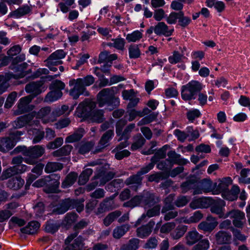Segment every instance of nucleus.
<instances>
[{
  "instance_id": "1",
  "label": "nucleus",
  "mask_w": 250,
  "mask_h": 250,
  "mask_svg": "<svg viewBox=\"0 0 250 250\" xmlns=\"http://www.w3.org/2000/svg\"><path fill=\"white\" fill-rule=\"evenodd\" d=\"M113 89V87L104 88L98 94L97 101L100 107L106 105L111 107L109 109L111 110L119 105V99L114 96Z\"/></svg>"
},
{
  "instance_id": "2",
  "label": "nucleus",
  "mask_w": 250,
  "mask_h": 250,
  "mask_svg": "<svg viewBox=\"0 0 250 250\" xmlns=\"http://www.w3.org/2000/svg\"><path fill=\"white\" fill-rule=\"evenodd\" d=\"M203 87L202 84L196 81H192L182 86L181 96L185 101L195 99L196 94L200 92Z\"/></svg>"
},
{
  "instance_id": "3",
  "label": "nucleus",
  "mask_w": 250,
  "mask_h": 250,
  "mask_svg": "<svg viewBox=\"0 0 250 250\" xmlns=\"http://www.w3.org/2000/svg\"><path fill=\"white\" fill-rule=\"evenodd\" d=\"M225 205V202L221 199L213 201L210 207V211L218 215V217L221 218H227L229 216L232 219V224L234 225V210L232 209L227 212L225 214L224 212V207Z\"/></svg>"
},
{
  "instance_id": "4",
  "label": "nucleus",
  "mask_w": 250,
  "mask_h": 250,
  "mask_svg": "<svg viewBox=\"0 0 250 250\" xmlns=\"http://www.w3.org/2000/svg\"><path fill=\"white\" fill-rule=\"evenodd\" d=\"M44 148L41 146L29 147L26 152V156L24 162L29 165H34L38 163L37 159L41 157L44 153Z\"/></svg>"
},
{
  "instance_id": "5",
  "label": "nucleus",
  "mask_w": 250,
  "mask_h": 250,
  "mask_svg": "<svg viewBox=\"0 0 250 250\" xmlns=\"http://www.w3.org/2000/svg\"><path fill=\"white\" fill-rule=\"evenodd\" d=\"M69 84L70 86L74 85L73 88L69 91V95L72 98L76 100L81 95H83L87 96L89 95V92L86 90L84 85L82 84V80L80 79H72L69 81Z\"/></svg>"
},
{
  "instance_id": "6",
  "label": "nucleus",
  "mask_w": 250,
  "mask_h": 250,
  "mask_svg": "<svg viewBox=\"0 0 250 250\" xmlns=\"http://www.w3.org/2000/svg\"><path fill=\"white\" fill-rule=\"evenodd\" d=\"M153 31L157 35H164L166 37H169L172 34L174 29H168V26L164 22L161 21L158 22L154 26H150L146 30V35L150 37Z\"/></svg>"
},
{
  "instance_id": "7",
  "label": "nucleus",
  "mask_w": 250,
  "mask_h": 250,
  "mask_svg": "<svg viewBox=\"0 0 250 250\" xmlns=\"http://www.w3.org/2000/svg\"><path fill=\"white\" fill-rule=\"evenodd\" d=\"M150 170L146 166L142 167L136 174L133 175L126 179L125 182V184L127 186L135 184V185L132 186L130 188L133 190L137 191L138 187L142 184V177L141 176L148 172Z\"/></svg>"
},
{
  "instance_id": "8",
  "label": "nucleus",
  "mask_w": 250,
  "mask_h": 250,
  "mask_svg": "<svg viewBox=\"0 0 250 250\" xmlns=\"http://www.w3.org/2000/svg\"><path fill=\"white\" fill-rule=\"evenodd\" d=\"M60 176L58 174H51L46 176V187L44 191L46 193H57L60 185Z\"/></svg>"
},
{
  "instance_id": "9",
  "label": "nucleus",
  "mask_w": 250,
  "mask_h": 250,
  "mask_svg": "<svg viewBox=\"0 0 250 250\" xmlns=\"http://www.w3.org/2000/svg\"><path fill=\"white\" fill-rule=\"evenodd\" d=\"M43 82L41 81L30 82L25 86V90L30 94L28 96L34 99L45 90Z\"/></svg>"
},
{
  "instance_id": "10",
  "label": "nucleus",
  "mask_w": 250,
  "mask_h": 250,
  "mask_svg": "<svg viewBox=\"0 0 250 250\" xmlns=\"http://www.w3.org/2000/svg\"><path fill=\"white\" fill-rule=\"evenodd\" d=\"M96 105L95 102L86 100L79 104L77 108V111L82 117H90Z\"/></svg>"
},
{
  "instance_id": "11",
  "label": "nucleus",
  "mask_w": 250,
  "mask_h": 250,
  "mask_svg": "<svg viewBox=\"0 0 250 250\" xmlns=\"http://www.w3.org/2000/svg\"><path fill=\"white\" fill-rule=\"evenodd\" d=\"M22 134V132L16 131L14 132L10 137L2 138V147L3 150L2 152L7 151L12 148L15 145V143L19 140L20 136Z\"/></svg>"
},
{
  "instance_id": "12",
  "label": "nucleus",
  "mask_w": 250,
  "mask_h": 250,
  "mask_svg": "<svg viewBox=\"0 0 250 250\" xmlns=\"http://www.w3.org/2000/svg\"><path fill=\"white\" fill-rule=\"evenodd\" d=\"M74 199H65L61 201L57 207L53 209V212L56 214H63L69 209H72L75 203Z\"/></svg>"
},
{
  "instance_id": "13",
  "label": "nucleus",
  "mask_w": 250,
  "mask_h": 250,
  "mask_svg": "<svg viewBox=\"0 0 250 250\" xmlns=\"http://www.w3.org/2000/svg\"><path fill=\"white\" fill-rule=\"evenodd\" d=\"M114 134V130L112 129H109L104 132L99 141L98 144L93 152L94 153L101 152L108 145V142L111 139Z\"/></svg>"
},
{
  "instance_id": "14",
  "label": "nucleus",
  "mask_w": 250,
  "mask_h": 250,
  "mask_svg": "<svg viewBox=\"0 0 250 250\" xmlns=\"http://www.w3.org/2000/svg\"><path fill=\"white\" fill-rule=\"evenodd\" d=\"M213 186L212 182L209 179H204L200 182H198L197 188L193 190V194H202L203 192H209L212 190Z\"/></svg>"
},
{
  "instance_id": "15",
  "label": "nucleus",
  "mask_w": 250,
  "mask_h": 250,
  "mask_svg": "<svg viewBox=\"0 0 250 250\" xmlns=\"http://www.w3.org/2000/svg\"><path fill=\"white\" fill-rule=\"evenodd\" d=\"M141 195L142 203L145 207H152L160 201L159 197L150 191L144 192Z\"/></svg>"
},
{
  "instance_id": "16",
  "label": "nucleus",
  "mask_w": 250,
  "mask_h": 250,
  "mask_svg": "<svg viewBox=\"0 0 250 250\" xmlns=\"http://www.w3.org/2000/svg\"><path fill=\"white\" fill-rule=\"evenodd\" d=\"M33 99L28 96L21 98L18 103V108L19 114H22L31 111L33 108L32 105L29 104Z\"/></svg>"
},
{
  "instance_id": "17",
  "label": "nucleus",
  "mask_w": 250,
  "mask_h": 250,
  "mask_svg": "<svg viewBox=\"0 0 250 250\" xmlns=\"http://www.w3.org/2000/svg\"><path fill=\"white\" fill-rule=\"evenodd\" d=\"M198 178L195 175H191L183 182L180 186L182 193H186L191 189L194 190L197 188Z\"/></svg>"
},
{
  "instance_id": "18",
  "label": "nucleus",
  "mask_w": 250,
  "mask_h": 250,
  "mask_svg": "<svg viewBox=\"0 0 250 250\" xmlns=\"http://www.w3.org/2000/svg\"><path fill=\"white\" fill-rule=\"evenodd\" d=\"M155 224L154 221H150L146 225H142L137 228L136 229L137 236L141 238L148 237L151 234Z\"/></svg>"
},
{
  "instance_id": "19",
  "label": "nucleus",
  "mask_w": 250,
  "mask_h": 250,
  "mask_svg": "<svg viewBox=\"0 0 250 250\" xmlns=\"http://www.w3.org/2000/svg\"><path fill=\"white\" fill-rule=\"evenodd\" d=\"M169 147L168 145H165L161 148L158 150L154 155L151 159V163L146 166L150 170L152 169L155 164L160 159L165 158L166 156V151Z\"/></svg>"
},
{
  "instance_id": "20",
  "label": "nucleus",
  "mask_w": 250,
  "mask_h": 250,
  "mask_svg": "<svg viewBox=\"0 0 250 250\" xmlns=\"http://www.w3.org/2000/svg\"><path fill=\"white\" fill-rule=\"evenodd\" d=\"M115 175L112 171L105 172L103 169H100L97 173L94 176V178L99 179L100 185H104L111 180Z\"/></svg>"
},
{
  "instance_id": "21",
  "label": "nucleus",
  "mask_w": 250,
  "mask_h": 250,
  "mask_svg": "<svg viewBox=\"0 0 250 250\" xmlns=\"http://www.w3.org/2000/svg\"><path fill=\"white\" fill-rule=\"evenodd\" d=\"M231 234L224 230H219L215 234V240L217 244H229L231 240Z\"/></svg>"
},
{
  "instance_id": "22",
  "label": "nucleus",
  "mask_w": 250,
  "mask_h": 250,
  "mask_svg": "<svg viewBox=\"0 0 250 250\" xmlns=\"http://www.w3.org/2000/svg\"><path fill=\"white\" fill-rule=\"evenodd\" d=\"M203 237L195 229L188 231L185 236L186 244L192 246L201 240Z\"/></svg>"
},
{
  "instance_id": "23",
  "label": "nucleus",
  "mask_w": 250,
  "mask_h": 250,
  "mask_svg": "<svg viewBox=\"0 0 250 250\" xmlns=\"http://www.w3.org/2000/svg\"><path fill=\"white\" fill-rule=\"evenodd\" d=\"M168 160L172 164V167L174 164H177L180 166L186 165L188 162V160L182 158L181 155L176 153L174 150H171L167 153Z\"/></svg>"
},
{
  "instance_id": "24",
  "label": "nucleus",
  "mask_w": 250,
  "mask_h": 250,
  "mask_svg": "<svg viewBox=\"0 0 250 250\" xmlns=\"http://www.w3.org/2000/svg\"><path fill=\"white\" fill-rule=\"evenodd\" d=\"M33 118L34 116L32 114H28L20 116L13 122V125L16 128L22 127L26 124L29 123L33 120Z\"/></svg>"
},
{
  "instance_id": "25",
  "label": "nucleus",
  "mask_w": 250,
  "mask_h": 250,
  "mask_svg": "<svg viewBox=\"0 0 250 250\" xmlns=\"http://www.w3.org/2000/svg\"><path fill=\"white\" fill-rule=\"evenodd\" d=\"M28 64L26 62L21 63L19 65H16L15 66V68H10L11 70H13L15 72L19 73L17 75H13L14 76H13L12 78L17 79L19 78H22L24 77L26 75L30 73L31 72V70L29 69L27 71H25L24 70L27 68Z\"/></svg>"
},
{
  "instance_id": "26",
  "label": "nucleus",
  "mask_w": 250,
  "mask_h": 250,
  "mask_svg": "<svg viewBox=\"0 0 250 250\" xmlns=\"http://www.w3.org/2000/svg\"><path fill=\"white\" fill-rule=\"evenodd\" d=\"M129 225L125 224L116 227L113 230L112 236L116 239L122 238L130 229Z\"/></svg>"
},
{
  "instance_id": "27",
  "label": "nucleus",
  "mask_w": 250,
  "mask_h": 250,
  "mask_svg": "<svg viewBox=\"0 0 250 250\" xmlns=\"http://www.w3.org/2000/svg\"><path fill=\"white\" fill-rule=\"evenodd\" d=\"M84 130L83 128H79L74 133L65 138L66 143H72L79 141L83 137Z\"/></svg>"
},
{
  "instance_id": "28",
  "label": "nucleus",
  "mask_w": 250,
  "mask_h": 250,
  "mask_svg": "<svg viewBox=\"0 0 250 250\" xmlns=\"http://www.w3.org/2000/svg\"><path fill=\"white\" fill-rule=\"evenodd\" d=\"M187 230V226L179 225L170 233V236L173 240H178L184 235Z\"/></svg>"
},
{
  "instance_id": "29",
  "label": "nucleus",
  "mask_w": 250,
  "mask_h": 250,
  "mask_svg": "<svg viewBox=\"0 0 250 250\" xmlns=\"http://www.w3.org/2000/svg\"><path fill=\"white\" fill-rule=\"evenodd\" d=\"M14 76L12 73L0 75V95L6 91L9 86L8 81Z\"/></svg>"
},
{
  "instance_id": "30",
  "label": "nucleus",
  "mask_w": 250,
  "mask_h": 250,
  "mask_svg": "<svg viewBox=\"0 0 250 250\" xmlns=\"http://www.w3.org/2000/svg\"><path fill=\"white\" fill-rule=\"evenodd\" d=\"M30 11L31 8L28 5H24L10 13L8 17L19 18L29 13Z\"/></svg>"
},
{
  "instance_id": "31",
  "label": "nucleus",
  "mask_w": 250,
  "mask_h": 250,
  "mask_svg": "<svg viewBox=\"0 0 250 250\" xmlns=\"http://www.w3.org/2000/svg\"><path fill=\"white\" fill-rule=\"evenodd\" d=\"M40 228V224L37 221H31L24 228L21 229L23 233L34 234L36 233Z\"/></svg>"
},
{
  "instance_id": "32",
  "label": "nucleus",
  "mask_w": 250,
  "mask_h": 250,
  "mask_svg": "<svg viewBox=\"0 0 250 250\" xmlns=\"http://www.w3.org/2000/svg\"><path fill=\"white\" fill-rule=\"evenodd\" d=\"M78 178V174L75 172H70L62 183V187L67 188L72 186Z\"/></svg>"
},
{
  "instance_id": "33",
  "label": "nucleus",
  "mask_w": 250,
  "mask_h": 250,
  "mask_svg": "<svg viewBox=\"0 0 250 250\" xmlns=\"http://www.w3.org/2000/svg\"><path fill=\"white\" fill-rule=\"evenodd\" d=\"M24 184V180L20 176H17L8 181V187L13 190H18L22 187Z\"/></svg>"
},
{
  "instance_id": "34",
  "label": "nucleus",
  "mask_w": 250,
  "mask_h": 250,
  "mask_svg": "<svg viewBox=\"0 0 250 250\" xmlns=\"http://www.w3.org/2000/svg\"><path fill=\"white\" fill-rule=\"evenodd\" d=\"M161 206L156 205L152 208L148 209L146 213H144L139 219V220H144L146 217L151 218L154 216H159L160 213Z\"/></svg>"
},
{
  "instance_id": "35",
  "label": "nucleus",
  "mask_w": 250,
  "mask_h": 250,
  "mask_svg": "<svg viewBox=\"0 0 250 250\" xmlns=\"http://www.w3.org/2000/svg\"><path fill=\"white\" fill-rule=\"evenodd\" d=\"M139 242L140 240L137 238L131 239L127 243L122 245L119 250H137Z\"/></svg>"
},
{
  "instance_id": "36",
  "label": "nucleus",
  "mask_w": 250,
  "mask_h": 250,
  "mask_svg": "<svg viewBox=\"0 0 250 250\" xmlns=\"http://www.w3.org/2000/svg\"><path fill=\"white\" fill-rule=\"evenodd\" d=\"M122 214V212L117 210L109 213L103 220V224L106 227L109 226Z\"/></svg>"
},
{
  "instance_id": "37",
  "label": "nucleus",
  "mask_w": 250,
  "mask_h": 250,
  "mask_svg": "<svg viewBox=\"0 0 250 250\" xmlns=\"http://www.w3.org/2000/svg\"><path fill=\"white\" fill-rule=\"evenodd\" d=\"M217 222H208L206 221H202L198 225V229L205 232L212 231L217 226Z\"/></svg>"
},
{
  "instance_id": "38",
  "label": "nucleus",
  "mask_w": 250,
  "mask_h": 250,
  "mask_svg": "<svg viewBox=\"0 0 250 250\" xmlns=\"http://www.w3.org/2000/svg\"><path fill=\"white\" fill-rule=\"evenodd\" d=\"M72 149L73 146L71 145H65L57 150L53 151L52 155L54 157L67 156L70 154Z\"/></svg>"
},
{
  "instance_id": "39",
  "label": "nucleus",
  "mask_w": 250,
  "mask_h": 250,
  "mask_svg": "<svg viewBox=\"0 0 250 250\" xmlns=\"http://www.w3.org/2000/svg\"><path fill=\"white\" fill-rule=\"evenodd\" d=\"M247 198L246 192L244 189L240 190L238 186H235V201L239 199L241 201L239 204L240 208H243L246 205V201Z\"/></svg>"
},
{
  "instance_id": "40",
  "label": "nucleus",
  "mask_w": 250,
  "mask_h": 250,
  "mask_svg": "<svg viewBox=\"0 0 250 250\" xmlns=\"http://www.w3.org/2000/svg\"><path fill=\"white\" fill-rule=\"evenodd\" d=\"M134 142L131 145L132 150H137L143 146L146 142V140L141 134H138L133 137Z\"/></svg>"
},
{
  "instance_id": "41",
  "label": "nucleus",
  "mask_w": 250,
  "mask_h": 250,
  "mask_svg": "<svg viewBox=\"0 0 250 250\" xmlns=\"http://www.w3.org/2000/svg\"><path fill=\"white\" fill-rule=\"evenodd\" d=\"M63 164L58 162H48L46 165L44 171L46 173H51L63 168Z\"/></svg>"
},
{
  "instance_id": "42",
  "label": "nucleus",
  "mask_w": 250,
  "mask_h": 250,
  "mask_svg": "<svg viewBox=\"0 0 250 250\" xmlns=\"http://www.w3.org/2000/svg\"><path fill=\"white\" fill-rule=\"evenodd\" d=\"M62 95V92L60 90H51L46 95L44 101L46 102H52L60 98Z\"/></svg>"
},
{
  "instance_id": "43",
  "label": "nucleus",
  "mask_w": 250,
  "mask_h": 250,
  "mask_svg": "<svg viewBox=\"0 0 250 250\" xmlns=\"http://www.w3.org/2000/svg\"><path fill=\"white\" fill-rule=\"evenodd\" d=\"M220 181V182L217 186L216 189L221 193L225 190H228V187L231 185L232 183V180L229 177L224 178Z\"/></svg>"
},
{
  "instance_id": "44",
  "label": "nucleus",
  "mask_w": 250,
  "mask_h": 250,
  "mask_svg": "<svg viewBox=\"0 0 250 250\" xmlns=\"http://www.w3.org/2000/svg\"><path fill=\"white\" fill-rule=\"evenodd\" d=\"M28 133L30 135H34L35 137L33 140V142L34 144L37 143L41 141L44 135L43 131L39 129L32 128L28 130Z\"/></svg>"
},
{
  "instance_id": "45",
  "label": "nucleus",
  "mask_w": 250,
  "mask_h": 250,
  "mask_svg": "<svg viewBox=\"0 0 250 250\" xmlns=\"http://www.w3.org/2000/svg\"><path fill=\"white\" fill-rule=\"evenodd\" d=\"M93 170L91 168H87L83 170L79 177L78 183L80 185H84L88 181L89 177L92 174Z\"/></svg>"
},
{
  "instance_id": "46",
  "label": "nucleus",
  "mask_w": 250,
  "mask_h": 250,
  "mask_svg": "<svg viewBox=\"0 0 250 250\" xmlns=\"http://www.w3.org/2000/svg\"><path fill=\"white\" fill-rule=\"evenodd\" d=\"M91 120L97 123H101L104 120V111L97 109L93 110L90 116Z\"/></svg>"
},
{
  "instance_id": "47",
  "label": "nucleus",
  "mask_w": 250,
  "mask_h": 250,
  "mask_svg": "<svg viewBox=\"0 0 250 250\" xmlns=\"http://www.w3.org/2000/svg\"><path fill=\"white\" fill-rule=\"evenodd\" d=\"M168 177V174L164 172H159L151 174L148 177V181L150 182H155L158 183L160 180L167 179Z\"/></svg>"
},
{
  "instance_id": "48",
  "label": "nucleus",
  "mask_w": 250,
  "mask_h": 250,
  "mask_svg": "<svg viewBox=\"0 0 250 250\" xmlns=\"http://www.w3.org/2000/svg\"><path fill=\"white\" fill-rule=\"evenodd\" d=\"M245 222V213L243 212L235 210V228H242Z\"/></svg>"
},
{
  "instance_id": "49",
  "label": "nucleus",
  "mask_w": 250,
  "mask_h": 250,
  "mask_svg": "<svg viewBox=\"0 0 250 250\" xmlns=\"http://www.w3.org/2000/svg\"><path fill=\"white\" fill-rule=\"evenodd\" d=\"M210 243L207 239H201L192 247L191 250H208Z\"/></svg>"
},
{
  "instance_id": "50",
  "label": "nucleus",
  "mask_w": 250,
  "mask_h": 250,
  "mask_svg": "<svg viewBox=\"0 0 250 250\" xmlns=\"http://www.w3.org/2000/svg\"><path fill=\"white\" fill-rule=\"evenodd\" d=\"M94 145V143L92 141L82 143L79 147V153L81 154H85L88 153L93 147Z\"/></svg>"
},
{
  "instance_id": "51",
  "label": "nucleus",
  "mask_w": 250,
  "mask_h": 250,
  "mask_svg": "<svg viewBox=\"0 0 250 250\" xmlns=\"http://www.w3.org/2000/svg\"><path fill=\"white\" fill-rule=\"evenodd\" d=\"M191 22L190 18L185 16L183 11H180V15L178 20V25L182 28L188 27Z\"/></svg>"
},
{
  "instance_id": "52",
  "label": "nucleus",
  "mask_w": 250,
  "mask_h": 250,
  "mask_svg": "<svg viewBox=\"0 0 250 250\" xmlns=\"http://www.w3.org/2000/svg\"><path fill=\"white\" fill-rule=\"evenodd\" d=\"M60 225L55 223L52 221H48L45 224L44 230L48 233L53 234L56 232L60 228Z\"/></svg>"
},
{
  "instance_id": "53",
  "label": "nucleus",
  "mask_w": 250,
  "mask_h": 250,
  "mask_svg": "<svg viewBox=\"0 0 250 250\" xmlns=\"http://www.w3.org/2000/svg\"><path fill=\"white\" fill-rule=\"evenodd\" d=\"M141 203H142V195L135 196L130 200L125 203L124 206L133 208L139 206Z\"/></svg>"
},
{
  "instance_id": "54",
  "label": "nucleus",
  "mask_w": 250,
  "mask_h": 250,
  "mask_svg": "<svg viewBox=\"0 0 250 250\" xmlns=\"http://www.w3.org/2000/svg\"><path fill=\"white\" fill-rule=\"evenodd\" d=\"M203 217V214L202 212L200 211H196L188 219L184 220V222L187 224L197 223L201 220Z\"/></svg>"
},
{
  "instance_id": "55",
  "label": "nucleus",
  "mask_w": 250,
  "mask_h": 250,
  "mask_svg": "<svg viewBox=\"0 0 250 250\" xmlns=\"http://www.w3.org/2000/svg\"><path fill=\"white\" fill-rule=\"evenodd\" d=\"M113 42H108L107 45L109 46H113L115 48L119 50H123L125 44V41L123 39L118 38L116 39H112Z\"/></svg>"
},
{
  "instance_id": "56",
  "label": "nucleus",
  "mask_w": 250,
  "mask_h": 250,
  "mask_svg": "<svg viewBox=\"0 0 250 250\" xmlns=\"http://www.w3.org/2000/svg\"><path fill=\"white\" fill-rule=\"evenodd\" d=\"M78 217V215L75 212L68 213L63 220L62 224L65 226L71 225L77 220Z\"/></svg>"
},
{
  "instance_id": "57",
  "label": "nucleus",
  "mask_w": 250,
  "mask_h": 250,
  "mask_svg": "<svg viewBox=\"0 0 250 250\" xmlns=\"http://www.w3.org/2000/svg\"><path fill=\"white\" fill-rule=\"evenodd\" d=\"M129 55L130 58H138L140 57L141 53L138 45L131 44L129 46Z\"/></svg>"
},
{
  "instance_id": "58",
  "label": "nucleus",
  "mask_w": 250,
  "mask_h": 250,
  "mask_svg": "<svg viewBox=\"0 0 250 250\" xmlns=\"http://www.w3.org/2000/svg\"><path fill=\"white\" fill-rule=\"evenodd\" d=\"M176 226L174 222H167L163 224L160 228V232L162 233L167 234L173 229Z\"/></svg>"
},
{
  "instance_id": "59",
  "label": "nucleus",
  "mask_w": 250,
  "mask_h": 250,
  "mask_svg": "<svg viewBox=\"0 0 250 250\" xmlns=\"http://www.w3.org/2000/svg\"><path fill=\"white\" fill-rule=\"evenodd\" d=\"M142 34L139 31H135L127 35L126 39L128 42H135L142 38Z\"/></svg>"
},
{
  "instance_id": "60",
  "label": "nucleus",
  "mask_w": 250,
  "mask_h": 250,
  "mask_svg": "<svg viewBox=\"0 0 250 250\" xmlns=\"http://www.w3.org/2000/svg\"><path fill=\"white\" fill-rule=\"evenodd\" d=\"M157 168L161 170H169L173 167L170 162L167 159L165 160L160 161L157 165Z\"/></svg>"
},
{
  "instance_id": "61",
  "label": "nucleus",
  "mask_w": 250,
  "mask_h": 250,
  "mask_svg": "<svg viewBox=\"0 0 250 250\" xmlns=\"http://www.w3.org/2000/svg\"><path fill=\"white\" fill-rule=\"evenodd\" d=\"M183 55L178 51H174L172 55L168 57V61L170 63H177L180 62L183 58Z\"/></svg>"
},
{
  "instance_id": "62",
  "label": "nucleus",
  "mask_w": 250,
  "mask_h": 250,
  "mask_svg": "<svg viewBox=\"0 0 250 250\" xmlns=\"http://www.w3.org/2000/svg\"><path fill=\"white\" fill-rule=\"evenodd\" d=\"M222 196L226 200L233 201L234 200V186L231 187L230 190L228 189L222 192Z\"/></svg>"
},
{
  "instance_id": "63",
  "label": "nucleus",
  "mask_w": 250,
  "mask_h": 250,
  "mask_svg": "<svg viewBox=\"0 0 250 250\" xmlns=\"http://www.w3.org/2000/svg\"><path fill=\"white\" fill-rule=\"evenodd\" d=\"M65 87V84L60 80H55L52 82L50 85L49 88L51 90H59L62 91Z\"/></svg>"
},
{
  "instance_id": "64",
  "label": "nucleus",
  "mask_w": 250,
  "mask_h": 250,
  "mask_svg": "<svg viewBox=\"0 0 250 250\" xmlns=\"http://www.w3.org/2000/svg\"><path fill=\"white\" fill-rule=\"evenodd\" d=\"M17 96V94L16 92H12L9 94L4 104V107L7 108H10L13 104Z\"/></svg>"
}]
</instances>
